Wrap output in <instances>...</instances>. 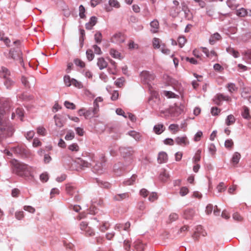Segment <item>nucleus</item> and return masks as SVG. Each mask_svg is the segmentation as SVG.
Masks as SVG:
<instances>
[{
	"label": "nucleus",
	"instance_id": "1",
	"mask_svg": "<svg viewBox=\"0 0 251 251\" xmlns=\"http://www.w3.org/2000/svg\"><path fill=\"white\" fill-rule=\"evenodd\" d=\"M9 108V102L0 100V141L11 136L14 132L13 128L8 125L6 120V114Z\"/></svg>",
	"mask_w": 251,
	"mask_h": 251
},
{
	"label": "nucleus",
	"instance_id": "2",
	"mask_svg": "<svg viewBox=\"0 0 251 251\" xmlns=\"http://www.w3.org/2000/svg\"><path fill=\"white\" fill-rule=\"evenodd\" d=\"M31 170L32 168L27 165L20 162L15 163L12 167L14 174L30 181H33L34 178Z\"/></svg>",
	"mask_w": 251,
	"mask_h": 251
},
{
	"label": "nucleus",
	"instance_id": "3",
	"mask_svg": "<svg viewBox=\"0 0 251 251\" xmlns=\"http://www.w3.org/2000/svg\"><path fill=\"white\" fill-rule=\"evenodd\" d=\"M119 151L121 155L127 160V164L130 163L133 160V153L134 151L132 147H120Z\"/></svg>",
	"mask_w": 251,
	"mask_h": 251
},
{
	"label": "nucleus",
	"instance_id": "4",
	"mask_svg": "<svg viewBox=\"0 0 251 251\" xmlns=\"http://www.w3.org/2000/svg\"><path fill=\"white\" fill-rule=\"evenodd\" d=\"M128 165H124L122 162H118L113 166V171L117 176H121L128 171Z\"/></svg>",
	"mask_w": 251,
	"mask_h": 251
},
{
	"label": "nucleus",
	"instance_id": "5",
	"mask_svg": "<svg viewBox=\"0 0 251 251\" xmlns=\"http://www.w3.org/2000/svg\"><path fill=\"white\" fill-rule=\"evenodd\" d=\"M22 51L19 48H13L9 50L7 57L9 59H13L14 60H19L20 62H22Z\"/></svg>",
	"mask_w": 251,
	"mask_h": 251
},
{
	"label": "nucleus",
	"instance_id": "6",
	"mask_svg": "<svg viewBox=\"0 0 251 251\" xmlns=\"http://www.w3.org/2000/svg\"><path fill=\"white\" fill-rule=\"evenodd\" d=\"M230 98L228 96H225L223 94H217L213 99L215 104L217 105H221L223 100L229 101Z\"/></svg>",
	"mask_w": 251,
	"mask_h": 251
},
{
	"label": "nucleus",
	"instance_id": "7",
	"mask_svg": "<svg viewBox=\"0 0 251 251\" xmlns=\"http://www.w3.org/2000/svg\"><path fill=\"white\" fill-rule=\"evenodd\" d=\"M206 234L207 233L203 230L202 226L201 225H199L196 227L195 231L192 235V237L195 241H197L199 240L200 235L205 236Z\"/></svg>",
	"mask_w": 251,
	"mask_h": 251
},
{
	"label": "nucleus",
	"instance_id": "8",
	"mask_svg": "<svg viewBox=\"0 0 251 251\" xmlns=\"http://www.w3.org/2000/svg\"><path fill=\"white\" fill-rule=\"evenodd\" d=\"M140 76L145 83H149L154 78V75L147 71L142 72L140 74Z\"/></svg>",
	"mask_w": 251,
	"mask_h": 251
},
{
	"label": "nucleus",
	"instance_id": "9",
	"mask_svg": "<svg viewBox=\"0 0 251 251\" xmlns=\"http://www.w3.org/2000/svg\"><path fill=\"white\" fill-rule=\"evenodd\" d=\"M195 214V211L193 208H187L183 210V217L186 220L192 219Z\"/></svg>",
	"mask_w": 251,
	"mask_h": 251
},
{
	"label": "nucleus",
	"instance_id": "10",
	"mask_svg": "<svg viewBox=\"0 0 251 251\" xmlns=\"http://www.w3.org/2000/svg\"><path fill=\"white\" fill-rule=\"evenodd\" d=\"M175 142L177 145L182 147L186 146L189 144V141L186 136L176 137Z\"/></svg>",
	"mask_w": 251,
	"mask_h": 251
},
{
	"label": "nucleus",
	"instance_id": "11",
	"mask_svg": "<svg viewBox=\"0 0 251 251\" xmlns=\"http://www.w3.org/2000/svg\"><path fill=\"white\" fill-rule=\"evenodd\" d=\"M125 41V39L121 33H117L115 34L111 39V41L112 43H123Z\"/></svg>",
	"mask_w": 251,
	"mask_h": 251
},
{
	"label": "nucleus",
	"instance_id": "12",
	"mask_svg": "<svg viewBox=\"0 0 251 251\" xmlns=\"http://www.w3.org/2000/svg\"><path fill=\"white\" fill-rule=\"evenodd\" d=\"M241 115L242 117L248 121L251 119V115L250 114V110L248 107L244 105L242 107V111L241 112Z\"/></svg>",
	"mask_w": 251,
	"mask_h": 251
},
{
	"label": "nucleus",
	"instance_id": "13",
	"mask_svg": "<svg viewBox=\"0 0 251 251\" xmlns=\"http://www.w3.org/2000/svg\"><path fill=\"white\" fill-rule=\"evenodd\" d=\"M66 191L67 193L71 196H73L75 195V193L78 192L77 189L71 184H68L66 185Z\"/></svg>",
	"mask_w": 251,
	"mask_h": 251
},
{
	"label": "nucleus",
	"instance_id": "14",
	"mask_svg": "<svg viewBox=\"0 0 251 251\" xmlns=\"http://www.w3.org/2000/svg\"><path fill=\"white\" fill-rule=\"evenodd\" d=\"M170 176L166 170L164 169L160 172L159 176V179L162 182H166L169 180Z\"/></svg>",
	"mask_w": 251,
	"mask_h": 251
},
{
	"label": "nucleus",
	"instance_id": "15",
	"mask_svg": "<svg viewBox=\"0 0 251 251\" xmlns=\"http://www.w3.org/2000/svg\"><path fill=\"white\" fill-rule=\"evenodd\" d=\"M97 113L98 108L90 107L88 110L85 109V118H91L97 114Z\"/></svg>",
	"mask_w": 251,
	"mask_h": 251
},
{
	"label": "nucleus",
	"instance_id": "16",
	"mask_svg": "<svg viewBox=\"0 0 251 251\" xmlns=\"http://www.w3.org/2000/svg\"><path fill=\"white\" fill-rule=\"evenodd\" d=\"M97 18L96 16H92L89 22L86 23L85 28L86 29L91 30L97 23Z\"/></svg>",
	"mask_w": 251,
	"mask_h": 251
},
{
	"label": "nucleus",
	"instance_id": "17",
	"mask_svg": "<svg viewBox=\"0 0 251 251\" xmlns=\"http://www.w3.org/2000/svg\"><path fill=\"white\" fill-rule=\"evenodd\" d=\"M146 246V244L143 243L140 240H137L134 242V247L137 251H144Z\"/></svg>",
	"mask_w": 251,
	"mask_h": 251
},
{
	"label": "nucleus",
	"instance_id": "18",
	"mask_svg": "<svg viewBox=\"0 0 251 251\" xmlns=\"http://www.w3.org/2000/svg\"><path fill=\"white\" fill-rule=\"evenodd\" d=\"M130 226V223L128 222H126L125 224H117L115 226V229L116 230H118L119 231H121L122 230L125 231H128V229Z\"/></svg>",
	"mask_w": 251,
	"mask_h": 251
},
{
	"label": "nucleus",
	"instance_id": "19",
	"mask_svg": "<svg viewBox=\"0 0 251 251\" xmlns=\"http://www.w3.org/2000/svg\"><path fill=\"white\" fill-rule=\"evenodd\" d=\"M129 197V193H124L122 194H117L114 195L113 197L114 200L116 201H122L126 199H128Z\"/></svg>",
	"mask_w": 251,
	"mask_h": 251
},
{
	"label": "nucleus",
	"instance_id": "20",
	"mask_svg": "<svg viewBox=\"0 0 251 251\" xmlns=\"http://www.w3.org/2000/svg\"><path fill=\"white\" fill-rule=\"evenodd\" d=\"M168 160V155L164 151L160 152L157 157V161L159 163H164L167 162Z\"/></svg>",
	"mask_w": 251,
	"mask_h": 251
},
{
	"label": "nucleus",
	"instance_id": "21",
	"mask_svg": "<svg viewBox=\"0 0 251 251\" xmlns=\"http://www.w3.org/2000/svg\"><path fill=\"white\" fill-rule=\"evenodd\" d=\"M10 76L9 70L5 67H2L0 71V77L3 79V80L8 78Z\"/></svg>",
	"mask_w": 251,
	"mask_h": 251
},
{
	"label": "nucleus",
	"instance_id": "22",
	"mask_svg": "<svg viewBox=\"0 0 251 251\" xmlns=\"http://www.w3.org/2000/svg\"><path fill=\"white\" fill-rule=\"evenodd\" d=\"M12 151L15 153L21 155H24L26 153V150L22 146H18L13 147L12 148Z\"/></svg>",
	"mask_w": 251,
	"mask_h": 251
},
{
	"label": "nucleus",
	"instance_id": "23",
	"mask_svg": "<svg viewBox=\"0 0 251 251\" xmlns=\"http://www.w3.org/2000/svg\"><path fill=\"white\" fill-rule=\"evenodd\" d=\"M221 38L220 34L218 32H216L212 35L209 38V43L211 45H214L217 41H219Z\"/></svg>",
	"mask_w": 251,
	"mask_h": 251
},
{
	"label": "nucleus",
	"instance_id": "24",
	"mask_svg": "<svg viewBox=\"0 0 251 251\" xmlns=\"http://www.w3.org/2000/svg\"><path fill=\"white\" fill-rule=\"evenodd\" d=\"M227 53L232 55L234 58H238L240 56V53L237 50L233 48L228 47L226 49Z\"/></svg>",
	"mask_w": 251,
	"mask_h": 251
},
{
	"label": "nucleus",
	"instance_id": "25",
	"mask_svg": "<svg viewBox=\"0 0 251 251\" xmlns=\"http://www.w3.org/2000/svg\"><path fill=\"white\" fill-rule=\"evenodd\" d=\"M165 127L163 124L156 125L153 127V131L157 134H160L165 130Z\"/></svg>",
	"mask_w": 251,
	"mask_h": 251
},
{
	"label": "nucleus",
	"instance_id": "26",
	"mask_svg": "<svg viewBox=\"0 0 251 251\" xmlns=\"http://www.w3.org/2000/svg\"><path fill=\"white\" fill-rule=\"evenodd\" d=\"M97 65L100 70H102L107 67L108 64L103 57H101L98 59Z\"/></svg>",
	"mask_w": 251,
	"mask_h": 251
},
{
	"label": "nucleus",
	"instance_id": "27",
	"mask_svg": "<svg viewBox=\"0 0 251 251\" xmlns=\"http://www.w3.org/2000/svg\"><path fill=\"white\" fill-rule=\"evenodd\" d=\"M236 14L238 17H245L248 16L249 13L247 9L242 7L236 10Z\"/></svg>",
	"mask_w": 251,
	"mask_h": 251
},
{
	"label": "nucleus",
	"instance_id": "28",
	"mask_svg": "<svg viewBox=\"0 0 251 251\" xmlns=\"http://www.w3.org/2000/svg\"><path fill=\"white\" fill-rule=\"evenodd\" d=\"M150 25L152 29L151 31L152 33H156L159 28V22L157 20H154L150 23Z\"/></svg>",
	"mask_w": 251,
	"mask_h": 251
},
{
	"label": "nucleus",
	"instance_id": "29",
	"mask_svg": "<svg viewBox=\"0 0 251 251\" xmlns=\"http://www.w3.org/2000/svg\"><path fill=\"white\" fill-rule=\"evenodd\" d=\"M76 162L81 167V169L85 167H89L90 166V163L87 161L84 160L81 158H78Z\"/></svg>",
	"mask_w": 251,
	"mask_h": 251
},
{
	"label": "nucleus",
	"instance_id": "30",
	"mask_svg": "<svg viewBox=\"0 0 251 251\" xmlns=\"http://www.w3.org/2000/svg\"><path fill=\"white\" fill-rule=\"evenodd\" d=\"M19 98L24 101H30L33 99V96L26 93H23L18 96Z\"/></svg>",
	"mask_w": 251,
	"mask_h": 251
},
{
	"label": "nucleus",
	"instance_id": "31",
	"mask_svg": "<svg viewBox=\"0 0 251 251\" xmlns=\"http://www.w3.org/2000/svg\"><path fill=\"white\" fill-rule=\"evenodd\" d=\"M128 134L137 141H139L141 139L142 136L139 132L135 131H130L128 132Z\"/></svg>",
	"mask_w": 251,
	"mask_h": 251
},
{
	"label": "nucleus",
	"instance_id": "32",
	"mask_svg": "<svg viewBox=\"0 0 251 251\" xmlns=\"http://www.w3.org/2000/svg\"><path fill=\"white\" fill-rule=\"evenodd\" d=\"M29 79H34V78L32 77L27 78L25 76H22L21 78V81L22 84L25 86V87L26 88H30V84L29 82Z\"/></svg>",
	"mask_w": 251,
	"mask_h": 251
},
{
	"label": "nucleus",
	"instance_id": "33",
	"mask_svg": "<svg viewBox=\"0 0 251 251\" xmlns=\"http://www.w3.org/2000/svg\"><path fill=\"white\" fill-rule=\"evenodd\" d=\"M240 158V154L238 152H235L231 158V162L234 165H236L239 163Z\"/></svg>",
	"mask_w": 251,
	"mask_h": 251
},
{
	"label": "nucleus",
	"instance_id": "34",
	"mask_svg": "<svg viewBox=\"0 0 251 251\" xmlns=\"http://www.w3.org/2000/svg\"><path fill=\"white\" fill-rule=\"evenodd\" d=\"M3 81L4 85L7 89H10L14 84V81L12 80L10 77L3 80Z\"/></svg>",
	"mask_w": 251,
	"mask_h": 251
},
{
	"label": "nucleus",
	"instance_id": "35",
	"mask_svg": "<svg viewBox=\"0 0 251 251\" xmlns=\"http://www.w3.org/2000/svg\"><path fill=\"white\" fill-rule=\"evenodd\" d=\"M137 175L134 174L130 178H128L127 180H125L124 182V183L125 185H132L134 182L135 181L137 178Z\"/></svg>",
	"mask_w": 251,
	"mask_h": 251
},
{
	"label": "nucleus",
	"instance_id": "36",
	"mask_svg": "<svg viewBox=\"0 0 251 251\" xmlns=\"http://www.w3.org/2000/svg\"><path fill=\"white\" fill-rule=\"evenodd\" d=\"M201 150H198L196 153L195 156L193 158V162L194 164L198 163L201 160Z\"/></svg>",
	"mask_w": 251,
	"mask_h": 251
},
{
	"label": "nucleus",
	"instance_id": "37",
	"mask_svg": "<svg viewBox=\"0 0 251 251\" xmlns=\"http://www.w3.org/2000/svg\"><path fill=\"white\" fill-rule=\"evenodd\" d=\"M80 37H79V43L80 48H82L83 46L84 37L85 36V31L83 29H80Z\"/></svg>",
	"mask_w": 251,
	"mask_h": 251
},
{
	"label": "nucleus",
	"instance_id": "38",
	"mask_svg": "<svg viewBox=\"0 0 251 251\" xmlns=\"http://www.w3.org/2000/svg\"><path fill=\"white\" fill-rule=\"evenodd\" d=\"M235 122V119L233 115L230 114L227 116L226 120V123L227 126H230L234 124Z\"/></svg>",
	"mask_w": 251,
	"mask_h": 251
},
{
	"label": "nucleus",
	"instance_id": "39",
	"mask_svg": "<svg viewBox=\"0 0 251 251\" xmlns=\"http://www.w3.org/2000/svg\"><path fill=\"white\" fill-rule=\"evenodd\" d=\"M110 54L112 57L120 59L121 53L114 49H111L109 51Z\"/></svg>",
	"mask_w": 251,
	"mask_h": 251
},
{
	"label": "nucleus",
	"instance_id": "40",
	"mask_svg": "<svg viewBox=\"0 0 251 251\" xmlns=\"http://www.w3.org/2000/svg\"><path fill=\"white\" fill-rule=\"evenodd\" d=\"M226 87L228 88L229 92L231 93L236 91L238 90V88L236 86L235 84L233 83H228L227 84Z\"/></svg>",
	"mask_w": 251,
	"mask_h": 251
},
{
	"label": "nucleus",
	"instance_id": "41",
	"mask_svg": "<svg viewBox=\"0 0 251 251\" xmlns=\"http://www.w3.org/2000/svg\"><path fill=\"white\" fill-rule=\"evenodd\" d=\"M94 37H95V42L97 44H100L101 43V40H102V34L100 31H96V33H95Z\"/></svg>",
	"mask_w": 251,
	"mask_h": 251
},
{
	"label": "nucleus",
	"instance_id": "42",
	"mask_svg": "<svg viewBox=\"0 0 251 251\" xmlns=\"http://www.w3.org/2000/svg\"><path fill=\"white\" fill-rule=\"evenodd\" d=\"M125 78L124 77H121L118 78L114 82L115 84L119 88L122 87L125 82Z\"/></svg>",
	"mask_w": 251,
	"mask_h": 251
},
{
	"label": "nucleus",
	"instance_id": "43",
	"mask_svg": "<svg viewBox=\"0 0 251 251\" xmlns=\"http://www.w3.org/2000/svg\"><path fill=\"white\" fill-rule=\"evenodd\" d=\"M54 119L55 120V125L59 127H62L63 126V124L59 117L55 115L54 116Z\"/></svg>",
	"mask_w": 251,
	"mask_h": 251
},
{
	"label": "nucleus",
	"instance_id": "44",
	"mask_svg": "<svg viewBox=\"0 0 251 251\" xmlns=\"http://www.w3.org/2000/svg\"><path fill=\"white\" fill-rule=\"evenodd\" d=\"M86 54L87 58L89 61H92L94 58V54L93 51L91 49H88L86 50Z\"/></svg>",
	"mask_w": 251,
	"mask_h": 251
},
{
	"label": "nucleus",
	"instance_id": "45",
	"mask_svg": "<svg viewBox=\"0 0 251 251\" xmlns=\"http://www.w3.org/2000/svg\"><path fill=\"white\" fill-rule=\"evenodd\" d=\"M75 137V133L73 131L69 130L65 136V139L66 140H71Z\"/></svg>",
	"mask_w": 251,
	"mask_h": 251
},
{
	"label": "nucleus",
	"instance_id": "46",
	"mask_svg": "<svg viewBox=\"0 0 251 251\" xmlns=\"http://www.w3.org/2000/svg\"><path fill=\"white\" fill-rule=\"evenodd\" d=\"M152 44L154 48L155 49H159L162 47V45L160 44V39L157 38H153Z\"/></svg>",
	"mask_w": 251,
	"mask_h": 251
},
{
	"label": "nucleus",
	"instance_id": "47",
	"mask_svg": "<svg viewBox=\"0 0 251 251\" xmlns=\"http://www.w3.org/2000/svg\"><path fill=\"white\" fill-rule=\"evenodd\" d=\"M72 84L78 88H81L83 87V85L80 82L78 81L76 79L73 78H72L71 85Z\"/></svg>",
	"mask_w": 251,
	"mask_h": 251
},
{
	"label": "nucleus",
	"instance_id": "48",
	"mask_svg": "<svg viewBox=\"0 0 251 251\" xmlns=\"http://www.w3.org/2000/svg\"><path fill=\"white\" fill-rule=\"evenodd\" d=\"M186 39L184 36H179L177 39V42L179 47L182 48L186 42Z\"/></svg>",
	"mask_w": 251,
	"mask_h": 251
},
{
	"label": "nucleus",
	"instance_id": "49",
	"mask_svg": "<svg viewBox=\"0 0 251 251\" xmlns=\"http://www.w3.org/2000/svg\"><path fill=\"white\" fill-rule=\"evenodd\" d=\"M64 82L67 87H70L71 85L72 78L69 75H65L64 76Z\"/></svg>",
	"mask_w": 251,
	"mask_h": 251
},
{
	"label": "nucleus",
	"instance_id": "50",
	"mask_svg": "<svg viewBox=\"0 0 251 251\" xmlns=\"http://www.w3.org/2000/svg\"><path fill=\"white\" fill-rule=\"evenodd\" d=\"M79 15L80 18L84 19V18H85V7L82 5H80L79 6Z\"/></svg>",
	"mask_w": 251,
	"mask_h": 251
},
{
	"label": "nucleus",
	"instance_id": "51",
	"mask_svg": "<svg viewBox=\"0 0 251 251\" xmlns=\"http://www.w3.org/2000/svg\"><path fill=\"white\" fill-rule=\"evenodd\" d=\"M74 63L76 66H79L81 68H83L85 66V63L78 58L75 59Z\"/></svg>",
	"mask_w": 251,
	"mask_h": 251
},
{
	"label": "nucleus",
	"instance_id": "52",
	"mask_svg": "<svg viewBox=\"0 0 251 251\" xmlns=\"http://www.w3.org/2000/svg\"><path fill=\"white\" fill-rule=\"evenodd\" d=\"M64 105L68 109H70L72 110L75 109V104L73 102H71L69 101H65L64 102Z\"/></svg>",
	"mask_w": 251,
	"mask_h": 251
},
{
	"label": "nucleus",
	"instance_id": "53",
	"mask_svg": "<svg viewBox=\"0 0 251 251\" xmlns=\"http://www.w3.org/2000/svg\"><path fill=\"white\" fill-rule=\"evenodd\" d=\"M233 146V142L232 139H227L225 142V146L228 149H230Z\"/></svg>",
	"mask_w": 251,
	"mask_h": 251
},
{
	"label": "nucleus",
	"instance_id": "54",
	"mask_svg": "<svg viewBox=\"0 0 251 251\" xmlns=\"http://www.w3.org/2000/svg\"><path fill=\"white\" fill-rule=\"evenodd\" d=\"M40 179L43 182H47L49 179V175L47 173H43L40 176Z\"/></svg>",
	"mask_w": 251,
	"mask_h": 251
},
{
	"label": "nucleus",
	"instance_id": "55",
	"mask_svg": "<svg viewBox=\"0 0 251 251\" xmlns=\"http://www.w3.org/2000/svg\"><path fill=\"white\" fill-rule=\"evenodd\" d=\"M209 152L213 155L215 154L216 148L213 143H211L208 146Z\"/></svg>",
	"mask_w": 251,
	"mask_h": 251
},
{
	"label": "nucleus",
	"instance_id": "56",
	"mask_svg": "<svg viewBox=\"0 0 251 251\" xmlns=\"http://www.w3.org/2000/svg\"><path fill=\"white\" fill-rule=\"evenodd\" d=\"M17 115L22 119L24 116V110L21 107H18L16 110Z\"/></svg>",
	"mask_w": 251,
	"mask_h": 251
},
{
	"label": "nucleus",
	"instance_id": "57",
	"mask_svg": "<svg viewBox=\"0 0 251 251\" xmlns=\"http://www.w3.org/2000/svg\"><path fill=\"white\" fill-rule=\"evenodd\" d=\"M221 112V109L217 107H212L211 109V113L213 116H217Z\"/></svg>",
	"mask_w": 251,
	"mask_h": 251
},
{
	"label": "nucleus",
	"instance_id": "58",
	"mask_svg": "<svg viewBox=\"0 0 251 251\" xmlns=\"http://www.w3.org/2000/svg\"><path fill=\"white\" fill-rule=\"evenodd\" d=\"M68 149L72 151H77L79 150V147L76 143H73L69 146Z\"/></svg>",
	"mask_w": 251,
	"mask_h": 251
},
{
	"label": "nucleus",
	"instance_id": "59",
	"mask_svg": "<svg viewBox=\"0 0 251 251\" xmlns=\"http://www.w3.org/2000/svg\"><path fill=\"white\" fill-rule=\"evenodd\" d=\"M131 244L130 241L128 240H125L124 241V247L126 251H130Z\"/></svg>",
	"mask_w": 251,
	"mask_h": 251
},
{
	"label": "nucleus",
	"instance_id": "60",
	"mask_svg": "<svg viewBox=\"0 0 251 251\" xmlns=\"http://www.w3.org/2000/svg\"><path fill=\"white\" fill-rule=\"evenodd\" d=\"M128 48L130 50H133L134 49H138V44H135L134 41L132 40H130L128 44Z\"/></svg>",
	"mask_w": 251,
	"mask_h": 251
},
{
	"label": "nucleus",
	"instance_id": "61",
	"mask_svg": "<svg viewBox=\"0 0 251 251\" xmlns=\"http://www.w3.org/2000/svg\"><path fill=\"white\" fill-rule=\"evenodd\" d=\"M202 136V132L201 131H198L194 136V140L195 142L199 141Z\"/></svg>",
	"mask_w": 251,
	"mask_h": 251
},
{
	"label": "nucleus",
	"instance_id": "62",
	"mask_svg": "<svg viewBox=\"0 0 251 251\" xmlns=\"http://www.w3.org/2000/svg\"><path fill=\"white\" fill-rule=\"evenodd\" d=\"M84 232L85 235L88 236H92L95 234V232L93 229H92L90 227L87 228V229H86Z\"/></svg>",
	"mask_w": 251,
	"mask_h": 251
},
{
	"label": "nucleus",
	"instance_id": "63",
	"mask_svg": "<svg viewBox=\"0 0 251 251\" xmlns=\"http://www.w3.org/2000/svg\"><path fill=\"white\" fill-rule=\"evenodd\" d=\"M189 192L188 189L186 187H182L180 188L179 194L181 196L186 195Z\"/></svg>",
	"mask_w": 251,
	"mask_h": 251
},
{
	"label": "nucleus",
	"instance_id": "64",
	"mask_svg": "<svg viewBox=\"0 0 251 251\" xmlns=\"http://www.w3.org/2000/svg\"><path fill=\"white\" fill-rule=\"evenodd\" d=\"M232 217L234 220L237 221H241L243 219L242 216L238 212L234 213Z\"/></svg>",
	"mask_w": 251,
	"mask_h": 251
}]
</instances>
